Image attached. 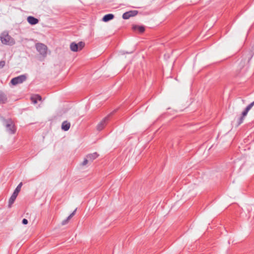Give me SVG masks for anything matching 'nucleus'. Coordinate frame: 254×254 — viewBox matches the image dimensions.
Instances as JSON below:
<instances>
[{"label": "nucleus", "mask_w": 254, "mask_h": 254, "mask_svg": "<svg viewBox=\"0 0 254 254\" xmlns=\"http://www.w3.org/2000/svg\"><path fill=\"white\" fill-rule=\"evenodd\" d=\"M88 161H89L88 159L86 157V158H84L83 161L81 163V165L82 166H85L87 164Z\"/></svg>", "instance_id": "4be33fe9"}, {"label": "nucleus", "mask_w": 254, "mask_h": 254, "mask_svg": "<svg viewBox=\"0 0 254 254\" xmlns=\"http://www.w3.org/2000/svg\"><path fill=\"white\" fill-rule=\"evenodd\" d=\"M70 49L73 52H77L78 51L81 50L82 49Z\"/></svg>", "instance_id": "393cba45"}, {"label": "nucleus", "mask_w": 254, "mask_h": 254, "mask_svg": "<svg viewBox=\"0 0 254 254\" xmlns=\"http://www.w3.org/2000/svg\"><path fill=\"white\" fill-rule=\"evenodd\" d=\"M31 100L33 103L36 104L38 100H42V97L40 95L36 94L31 97Z\"/></svg>", "instance_id": "ddd939ff"}, {"label": "nucleus", "mask_w": 254, "mask_h": 254, "mask_svg": "<svg viewBox=\"0 0 254 254\" xmlns=\"http://www.w3.org/2000/svg\"><path fill=\"white\" fill-rule=\"evenodd\" d=\"M78 44V48H84L85 46V43L84 42H79Z\"/></svg>", "instance_id": "412c9836"}, {"label": "nucleus", "mask_w": 254, "mask_h": 254, "mask_svg": "<svg viewBox=\"0 0 254 254\" xmlns=\"http://www.w3.org/2000/svg\"><path fill=\"white\" fill-rule=\"evenodd\" d=\"M254 101L252 102L251 104H250L249 105L247 106L245 109L242 113V114H243V116H246L248 114V112L251 109V108L254 106Z\"/></svg>", "instance_id": "f8f14e48"}, {"label": "nucleus", "mask_w": 254, "mask_h": 254, "mask_svg": "<svg viewBox=\"0 0 254 254\" xmlns=\"http://www.w3.org/2000/svg\"><path fill=\"white\" fill-rule=\"evenodd\" d=\"M109 116L105 117L102 121L97 125L96 128L98 131H101L107 125L109 121Z\"/></svg>", "instance_id": "39448f33"}, {"label": "nucleus", "mask_w": 254, "mask_h": 254, "mask_svg": "<svg viewBox=\"0 0 254 254\" xmlns=\"http://www.w3.org/2000/svg\"><path fill=\"white\" fill-rule=\"evenodd\" d=\"M27 21L31 25H35L39 22V20L33 16H29L27 17Z\"/></svg>", "instance_id": "9d476101"}, {"label": "nucleus", "mask_w": 254, "mask_h": 254, "mask_svg": "<svg viewBox=\"0 0 254 254\" xmlns=\"http://www.w3.org/2000/svg\"><path fill=\"white\" fill-rule=\"evenodd\" d=\"M245 116H243V114H241V116L238 119L237 122V126H239L241 124H242L244 122V118Z\"/></svg>", "instance_id": "dca6fc26"}, {"label": "nucleus", "mask_w": 254, "mask_h": 254, "mask_svg": "<svg viewBox=\"0 0 254 254\" xmlns=\"http://www.w3.org/2000/svg\"><path fill=\"white\" fill-rule=\"evenodd\" d=\"M133 28L135 30H137L140 33H143L145 31V28L142 26H135Z\"/></svg>", "instance_id": "f3484780"}, {"label": "nucleus", "mask_w": 254, "mask_h": 254, "mask_svg": "<svg viewBox=\"0 0 254 254\" xmlns=\"http://www.w3.org/2000/svg\"><path fill=\"white\" fill-rule=\"evenodd\" d=\"M132 53V51H131V52H127V54H128V53Z\"/></svg>", "instance_id": "a878e982"}, {"label": "nucleus", "mask_w": 254, "mask_h": 254, "mask_svg": "<svg viewBox=\"0 0 254 254\" xmlns=\"http://www.w3.org/2000/svg\"><path fill=\"white\" fill-rule=\"evenodd\" d=\"M39 53V59L42 61L46 57L48 53V49H36Z\"/></svg>", "instance_id": "423d86ee"}, {"label": "nucleus", "mask_w": 254, "mask_h": 254, "mask_svg": "<svg viewBox=\"0 0 254 254\" xmlns=\"http://www.w3.org/2000/svg\"><path fill=\"white\" fill-rule=\"evenodd\" d=\"M70 48H78V44L74 42H72L70 45Z\"/></svg>", "instance_id": "aec40b11"}, {"label": "nucleus", "mask_w": 254, "mask_h": 254, "mask_svg": "<svg viewBox=\"0 0 254 254\" xmlns=\"http://www.w3.org/2000/svg\"><path fill=\"white\" fill-rule=\"evenodd\" d=\"M27 79V76L25 74L20 75L17 77L13 78L11 81L10 83L13 85H16L18 84H20L25 81Z\"/></svg>", "instance_id": "20e7f679"}, {"label": "nucleus", "mask_w": 254, "mask_h": 254, "mask_svg": "<svg viewBox=\"0 0 254 254\" xmlns=\"http://www.w3.org/2000/svg\"><path fill=\"white\" fill-rule=\"evenodd\" d=\"M5 64V62L4 61H0V69L2 68Z\"/></svg>", "instance_id": "5701e85b"}, {"label": "nucleus", "mask_w": 254, "mask_h": 254, "mask_svg": "<svg viewBox=\"0 0 254 254\" xmlns=\"http://www.w3.org/2000/svg\"><path fill=\"white\" fill-rule=\"evenodd\" d=\"M35 48H47L46 45L42 43H37L35 45Z\"/></svg>", "instance_id": "6ab92c4d"}, {"label": "nucleus", "mask_w": 254, "mask_h": 254, "mask_svg": "<svg viewBox=\"0 0 254 254\" xmlns=\"http://www.w3.org/2000/svg\"><path fill=\"white\" fill-rule=\"evenodd\" d=\"M23 184L22 182L20 183L16 187V189H15L14 192H13L12 194L10 196L9 201H8V207L10 208L11 207V205L14 203V201L15 200L18 193L21 190V187L22 186Z\"/></svg>", "instance_id": "f03ea898"}, {"label": "nucleus", "mask_w": 254, "mask_h": 254, "mask_svg": "<svg viewBox=\"0 0 254 254\" xmlns=\"http://www.w3.org/2000/svg\"><path fill=\"white\" fill-rule=\"evenodd\" d=\"M114 17V15L113 14H108L105 15L103 18V21L104 22H107L109 20L113 19Z\"/></svg>", "instance_id": "4468645a"}, {"label": "nucleus", "mask_w": 254, "mask_h": 254, "mask_svg": "<svg viewBox=\"0 0 254 254\" xmlns=\"http://www.w3.org/2000/svg\"><path fill=\"white\" fill-rule=\"evenodd\" d=\"M22 223L24 225H26V224H28V220L24 218V219H23V220L22 221Z\"/></svg>", "instance_id": "b1692460"}, {"label": "nucleus", "mask_w": 254, "mask_h": 254, "mask_svg": "<svg viewBox=\"0 0 254 254\" xmlns=\"http://www.w3.org/2000/svg\"><path fill=\"white\" fill-rule=\"evenodd\" d=\"M138 13L137 10H130L124 13L123 14V18L124 19H127L130 17L135 16Z\"/></svg>", "instance_id": "0eeeda50"}, {"label": "nucleus", "mask_w": 254, "mask_h": 254, "mask_svg": "<svg viewBox=\"0 0 254 254\" xmlns=\"http://www.w3.org/2000/svg\"><path fill=\"white\" fill-rule=\"evenodd\" d=\"M5 126L7 131L10 134H14L16 131V127L11 119L5 120Z\"/></svg>", "instance_id": "7ed1b4c3"}, {"label": "nucleus", "mask_w": 254, "mask_h": 254, "mask_svg": "<svg viewBox=\"0 0 254 254\" xmlns=\"http://www.w3.org/2000/svg\"><path fill=\"white\" fill-rule=\"evenodd\" d=\"M70 127V123L67 121L63 122L62 125V129L64 131H67Z\"/></svg>", "instance_id": "9b49d317"}, {"label": "nucleus", "mask_w": 254, "mask_h": 254, "mask_svg": "<svg viewBox=\"0 0 254 254\" xmlns=\"http://www.w3.org/2000/svg\"><path fill=\"white\" fill-rule=\"evenodd\" d=\"M6 101V96L3 93H0V104L5 103Z\"/></svg>", "instance_id": "2eb2a0df"}, {"label": "nucleus", "mask_w": 254, "mask_h": 254, "mask_svg": "<svg viewBox=\"0 0 254 254\" xmlns=\"http://www.w3.org/2000/svg\"><path fill=\"white\" fill-rule=\"evenodd\" d=\"M99 155L97 152L88 154L86 155V157L90 162L93 161L95 159L99 157Z\"/></svg>", "instance_id": "6e6552de"}, {"label": "nucleus", "mask_w": 254, "mask_h": 254, "mask_svg": "<svg viewBox=\"0 0 254 254\" xmlns=\"http://www.w3.org/2000/svg\"><path fill=\"white\" fill-rule=\"evenodd\" d=\"M1 43L5 45H12L15 43L14 39L9 35L7 31H3L0 35Z\"/></svg>", "instance_id": "f257e3e1"}, {"label": "nucleus", "mask_w": 254, "mask_h": 254, "mask_svg": "<svg viewBox=\"0 0 254 254\" xmlns=\"http://www.w3.org/2000/svg\"><path fill=\"white\" fill-rule=\"evenodd\" d=\"M76 210L77 208H76L62 222L61 224L62 225H65L68 223L69 220L75 215Z\"/></svg>", "instance_id": "1a4fd4ad"}, {"label": "nucleus", "mask_w": 254, "mask_h": 254, "mask_svg": "<svg viewBox=\"0 0 254 254\" xmlns=\"http://www.w3.org/2000/svg\"><path fill=\"white\" fill-rule=\"evenodd\" d=\"M253 53L252 51H251L250 50H246V51H245V54H247L249 53V56L248 57V61H249L251 59L252 57H253V53Z\"/></svg>", "instance_id": "a211bd4d"}]
</instances>
